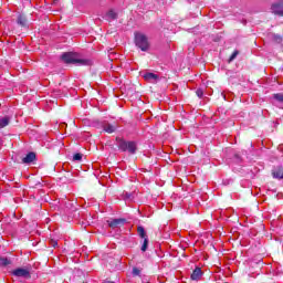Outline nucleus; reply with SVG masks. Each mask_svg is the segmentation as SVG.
Returning a JSON list of instances; mask_svg holds the SVG:
<instances>
[{"mask_svg":"<svg viewBox=\"0 0 283 283\" xmlns=\"http://www.w3.org/2000/svg\"><path fill=\"white\" fill-rule=\"evenodd\" d=\"M63 63L73 65H92V61L87 59H80L78 54L72 52H65L61 55Z\"/></svg>","mask_w":283,"mask_h":283,"instance_id":"nucleus-1","label":"nucleus"},{"mask_svg":"<svg viewBox=\"0 0 283 283\" xmlns=\"http://www.w3.org/2000/svg\"><path fill=\"white\" fill-rule=\"evenodd\" d=\"M116 145L120 151H128V154H136L138 151V145L136 142H127L120 137L116 138Z\"/></svg>","mask_w":283,"mask_h":283,"instance_id":"nucleus-2","label":"nucleus"},{"mask_svg":"<svg viewBox=\"0 0 283 283\" xmlns=\"http://www.w3.org/2000/svg\"><path fill=\"white\" fill-rule=\"evenodd\" d=\"M135 44L142 52L149 50V39L143 33H135Z\"/></svg>","mask_w":283,"mask_h":283,"instance_id":"nucleus-3","label":"nucleus"},{"mask_svg":"<svg viewBox=\"0 0 283 283\" xmlns=\"http://www.w3.org/2000/svg\"><path fill=\"white\" fill-rule=\"evenodd\" d=\"M30 271H32L31 266L17 268L11 272V275H13V277H22L23 280H30V277H32Z\"/></svg>","mask_w":283,"mask_h":283,"instance_id":"nucleus-4","label":"nucleus"},{"mask_svg":"<svg viewBox=\"0 0 283 283\" xmlns=\"http://www.w3.org/2000/svg\"><path fill=\"white\" fill-rule=\"evenodd\" d=\"M106 222L111 229H118L127 224V219L125 218L111 219V220H107Z\"/></svg>","mask_w":283,"mask_h":283,"instance_id":"nucleus-5","label":"nucleus"},{"mask_svg":"<svg viewBox=\"0 0 283 283\" xmlns=\"http://www.w3.org/2000/svg\"><path fill=\"white\" fill-rule=\"evenodd\" d=\"M273 14L277 17H283V1L275 2L271 8Z\"/></svg>","mask_w":283,"mask_h":283,"instance_id":"nucleus-6","label":"nucleus"},{"mask_svg":"<svg viewBox=\"0 0 283 283\" xmlns=\"http://www.w3.org/2000/svg\"><path fill=\"white\" fill-rule=\"evenodd\" d=\"M143 78L147 81V83H157L160 81V76L156 73H144Z\"/></svg>","mask_w":283,"mask_h":283,"instance_id":"nucleus-7","label":"nucleus"},{"mask_svg":"<svg viewBox=\"0 0 283 283\" xmlns=\"http://www.w3.org/2000/svg\"><path fill=\"white\" fill-rule=\"evenodd\" d=\"M102 128L104 132H106V134H114V132H116L118 126L116 124H109L107 122H104L102 124Z\"/></svg>","mask_w":283,"mask_h":283,"instance_id":"nucleus-8","label":"nucleus"},{"mask_svg":"<svg viewBox=\"0 0 283 283\" xmlns=\"http://www.w3.org/2000/svg\"><path fill=\"white\" fill-rule=\"evenodd\" d=\"M272 176L276 180H282L283 179V167L282 166L274 167L272 169Z\"/></svg>","mask_w":283,"mask_h":283,"instance_id":"nucleus-9","label":"nucleus"},{"mask_svg":"<svg viewBox=\"0 0 283 283\" xmlns=\"http://www.w3.org/2000/svg\"><path fill=\"white\" fill-rule=\"evenodd\" d=\"M36 160V154L31 151L22 159L23 165H32Z\"/></svg>","mask_w":283,"mask_h":283,"instance_id":"nucleus-10","label":"nucleus"},{"mask_svg":"<svg viewBox=\"0 0 283 283\" xmlns=\"http://www.w3.org/2000/svg\"><path fill=\"white\" fill-rule=\"evenodd\" d=\"M104 19L106 21H116V19H118V13H116V11H114V10H109L104 15Z\"/></svg>","mask_w":283,"mask_h":283,"instance_id":"nucleus-11","label":"nucleus"},{"mask_svg":"<svg viewBox=\"0 0 283 283\" xmlns=\"http://www.w3.org/2000/svg\"><path fill=\"white\" fill-rule=\"evenodd\" d=\"M191 280H193L195 282H198V280H200V277H202V269L200 268H196L193 271H192V274H191Z\"/></svg>","mask_w":283,"mask_h":283,"instance_id":"nucleus-12","label":"nucleus"},{"mask_svg":"<svg viewBox=\"0 0 283 283\" xmlns=\"http://www.w3.org/2000/svg\"><path fill=\"white\" fill-rule=\"evenodd\" d=\"M137 233H138L139 238H142V240L148 239L147 232L145 231V228L143 226H139L137 228Z\"/></svg>","mask_w":283,"mask_h":283,"instance_id":"nucleus-13","label":"nucleus"},{"mask_svg":"<svg viewBox=\"0 0 283 283\" xmlns=\"http://www.w3.org/2000/svg\"><path fill=\"white\" fill-rule=\"evenodd\" d=\"M10 125V117L6 116L0 118V129H3V127H8Z\"/></svg>","mask_w":283,"mask_h":283,"instance_id":"nucleus-14","label":"nucleus"},{"mask_svg":"<svg viewBox=\"0 0 283 283\" xmlns=\"http://www.w3.org/2000/svg\"><path fill=\"white\" fill-rule=\"evenodd\" d=\"M18 24L19 25H22V28H25L27 23H28V20L25 19V17H23L22 14H20L18 17V20H17Z\"/></svg>","mask_w":283,"mask_h":283,"instance_id":"nucleus-15","label":"nucleus"},{"mask_svg":"<svg viewBox=\"0 0 283 283\" xmlns=\"http://www.w3.org/2000/svg\"><path fill=\"white\" fill-rule=\"evenodd\" d=\"M12 264V261L8 258H0V266H10Z\"/></svg>","mask_w":283,"mask_h":283,"instance_id":"nucleus-16","label":"nucleus"},{"mask_svg":"<svg viewBox=\"0 0 283 283\" xmlns=\"http://www.w3.org/2000/svg\"><path fill=\"white\" fill-rule=\"evenodd\" d=\"M148 247H149V238L148 239H144V242H143L142 248H140L143 253H145V251H147Z\"/></svg>","mask_w":283,"mask_h":283,"instance_id":"nucleus-17","label":"nucleus"},{"mask_svg":"<svg viewBox=\"0 0 283 283\" xmlns=\"http://www.w3.org/2000/svg\"><path fill=\"white\" fill-rule=\"evenodd\" d=\"M73 160L75 163L83 160V154L76 153L75 155H73Z\"/></svg>","mask_w":283,"mask_h":283,"instance_id":"nucleus-18","label":"nucleus"},{"mask_svg":"<svg viewBox=\"0 0 283 283\" xmlns=\"http://www.w3.org/2000/svg\"><path fill=\"white\" fill-rule=\"evenodd\" d=\"M274 99L276 103H283V94H274Z\"/></svg>","mask_w":283,"mask_h":283,"instance_id":"nucleus-19","label":"nucleus"},{"mask_svg":"<svg viewBox=\"0 0 283 283\" xmlns=\"http://www.w3.org/2000/svg\"><path fill=\"white\" fill-rule=\"evenodd\" d=\"M272 39L275 43H282V36H280L279 34H273Z\"/></svg>","mask_w":283,"mask_h":283,"instance_id":"nucleus-20","label":"nucleus"},{"mask_svg":"<svg viewBox=\"0 0 283 283\" xmlns=\"http://www.w3.org/2000/svg\"><path fill=\"white\" fill-rule=\"evenodd\" d=\"M196 94H197L198 98H202V96H205V91L202 88H198L196 91Z\"/></svg>","mask_w":283,"mask_h":283,"instance_id":"nucleus-21","label":"nucleus"},{"mask_svg":"<svg viewBox=\"0 0 283 283\" xmlns=\"http://www.w3.org/2000/svg\"><path fill=\"white\" fill-rule=\"evenodd\" d=\"M50 245L53 247V249H56V247H59V241L51 239L50 241Z\"/></svg>","mask_w":283,"mask_h":283,"instance_id":"nucleus-22","label":"nucleus"},{"mask_svg":"<svg viewBox=\"0 0 283 283\" xmlns=\"http://www.w3.org/2000/svg\"><path fill=\"white\" fill-rule=\"evenodd\" d=\"M237 56H238V51H234V52L231 54L229 61L235 60Z\"/></svg>","mask_w":283,"mask_h":283,"instance_id":"nucleus-23","label":"nucleus"},{"mask_svg":"<svg viewBox=\"0 0 283 283\" xmlns=\"http://www.w3.org/2000/svg\"><path fill=\"white\" fill-rule=\"evenodd\" d=\"M133 274H134V275H140V270L134 269V270H133Z\"/></svg>","mask_w":283,"mask_h":283,"instance_id":"nucleus-24","label":"nucleus"},{"mask_svg":"<svg viewBox=\"0 0 283 283\" xmlns=\"http://www.w3.org/2000/svg\"><path fill=\"white\" fill-rule=\"evenodd\" d=\"M235 158H240V156H239V155H235Z\"/></svg>","mask_w":283,"mask_h":283,"instance_id":"nucleus-25","label":"nucleus"}]
</instances>
